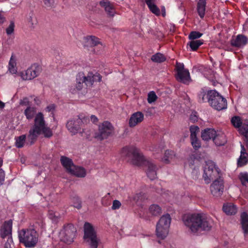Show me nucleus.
Here are the masks:
<instances>
[{
  "instance_id": "51",
  "label": "nucleus",
  "mask_w": 248,
  "mask_h": 248,
  "mask_svg": "<svg viewBox=\"0 0 248 248\" xmlns=\"http://www.w3.org/2000/svg\"><path fill=\"white\" fill-rule=\"evenodd\" d=\"M196 159V157L194 155H191L188 158V161L189 166L192 167L195 164V161Z\"/></svg>"
},
{
  "instance_id": "14",
  "label": "nucleus",
  "mask_w": 248,
  "mask_h": 248,
  "mask_svg": "<svg viewBox=\"0 0 248 248\" xmlns=\"http://www.w3.org/2000/svg\"><path fill=\"white\" fill-rule=\"evenodd\" d=\"M223 182L221 178L215 180L210 186L211 192L215 197L220 196L223 193Z\"/></svg>"
},
{
  "instance_id": "36",
  "label": "nucleus",
  "mask_w": 248,
  "mask_h": 248,
  "mask_svg": "<svg viewBox=\"0 0 248 248\" xmlns=\"http://www.w3.org/2000/svg\"><path fill=\"white\" fill-rule=\"evenodd\" d=\"M151 60L154 62L160 63L164 62L166 60V58L162 54L157 53L152 56Z\"/></svg>"
},
{
  "instance_id": "6",
  "label": "nucleus",
  "mask_w": 248,
  "mask_h": 248,
  "mask_svg": "<svg viewBox=\"0 0 248 248\" xmlns=\"http://www.w3.org/2000/svg\"><path fill=\"white\" fill-rule=\"evenodd\" d=\"M171 218L169 214L163 215L156 223L155 233L157 237L164 239L168 235Z\"/></svg>"
},
{
  "instance_id": "35",
  "label": "nucleus",
  "mask_w": 248,
  "mask_h": 248,
  "mask_svg": "<svg viewBox=\"0 0 248 248\" xmlns=\"http://www.w3.org/2000/svg\"><path fill=\"white\" fill-rule=\"evenodd\" d=\"M174 157L175 155L172 151L167 150L165 152L164 157L163 158V161L165 163L168 164L170 163L171 160H172Z\"/></svg>"
},
{
  "instance_id": "53",
  "label": "nucleus",
  "mask_w": 248,
  "mask_h": 248,
  "mask_svg": "<svg viewBox=\"0 0 248 248\" xmlns=\"http://www.w3.org/2000/svg\"><path fill=\"white\" fill-rule=\"evenodd\" d=\"M20 104L21 105L27 106L29 105V102L27 98H24L22 100H20Z\"/></svg>"
},
{
  "instance_id": "21",
  "label": "nucleus",
  "mask_w": 248,
  "mask_h": 248,
  "mask_svg": "<svg viewBox=\"0 0 248 248\" xmlns=\"http://www.w3.org/2000/svg\"><path fill=\"white\" fill-rule=\"evenodd\" d=\"M248 38L243 35H238L235 39L232 41V45L236 47H243L248 43Z\"/></svg>"
},
{
  "instance_id": "41",
  "label": "nucleus",
  "mask_w": 248,
  "mask_h": 248,
  "mask_svg": "<svg viewBox=\"0 0 248 248\" xmlns=\"http://www.w3.org/2000/svg\"><path fill=\"white\" fill-rule=\"evenodd\" d=\"M150 10L156 16H159L160 14V12L159 9L157 7V6L154 3H152L151 4L148 6Z\"/></svg>"
},
{
  "instance_id": "28",
  "label": "nucleus",
  "mask_w": 248,
  "mask_h": 248,
  "mask_svg": "<svg viewBox=\"0 0 248 248\" xmlns=\"http://www.w3.org/2000/svg\"><path fill=\"white\" fill-rule=\"evenodd\" d=\"M223 210L224 212L228 215H233L237 212L236 207L231 203H227L223 205Z\"/></svg>"
},
{
  "instance_id": "61",
  "label": "nucleus",
  "mask_w": 248,
  "mask_h": 248,
  "mask_svg": "<svg viewBox=\"0 0 248 248\" xmlns=\"http://www.w3.org/2000/svg\"><path fill=\"white\" fill-rule=\"evenodd\" d=\"M161 11H162V15L164 17L166 15V12H165V8L164 6L161 8Z\"/></svg>"
},
{
  "instance_id": "44",
  "label": "nucleus",
  "mask_w": 248,
  "mask_h": 248,
  "mask_svg": "<svg viewBox=\"0 0 248 248\" xmlns=\"http://www.w3.org/2000/svg\"><path fill=\"white\" fill-rule=\"evenodd\" d=\"M157 99V96L153 91L149 92L148 94L147 100L149 103L154 102Z\"/></svg>"
},
{
  "instance_id": "45",
  "label": "nucleus",
  "mask_w": 248,
  "mask_h": 248,
  "mask_svg": "<svg viewBox=\"0 0 248 248\" xmlns=\"http://www.w3.org/2000/svg\"><path fill=\"white\" fill-rule=\"evenodd\" d=\"M190 139L191 144L195 149H198L201 147L200 141L198 140L197 137Z\"/></svg>"
},
{
  "instance_id": "34",
  "label": "nucleus",
  "mask_w": 248,
  "mask_h": 248,
  "mask_svg": "<svg viewBox=\"0 0 248 248\" xmlns=\"http://www.w3.org/2000/svg\"><path fill=\"white\" fill-rule=\"evenodd\" d=\"M26 139V135H22L19 137H15V145L18 148L23 147Z\"/></svg>"
},
{
  "instance_id": "38",
  "label": "nucleus",
  "mask_w": 248,
  "mask_h": 248,
  "mask_svg": "<svg viewBox=\"0 0 248 248\" xmlns=\"http://www.w3.org/2000/svg\"><path fill=\"white\" fill-rule=\"evenodd\" d=\"M218 170V168L216 167L215 163L210 160L206 162V164L204 167L203 171L205 172L206 170Z\"/></svg>"
},
{
  "instance_id": "23",
  "label": "nucleus",
  "mask_w": 248,
  "mask_h": 248,
  "mask_svg": "<svg viewBox=\"0 0 248 248\" xmlns=\"http://www.w3.org/2000/svg\"><path fill=\"white\" fill-rule=\"evenodd\" d=\"M86 46H87L93 47L98 45H100V47L102 48V45L101 44L98 38L94 36H87L85 38Z\"/></svg>"
},
{
  "instance_id": "8",
  "label": "nucleus",
  "mask_w": 248,
  "mask_h": 248,
  "mask_svg": "<svg viewBox=\"0 0 248 248\" xmlns=\"http://www.w3.org/2000/svg\"><path fill=\"white\" fill-rule=\"evenodd\" d=\"M77 232L76 228L72 224L64 225L59 233L60 240L70 244L73 242Z\"/></svg>"
},
{
  "instance_id": "3",
  "label": "nucleus",
  "mask_w": 248,
  "mask_h": 248,
  "mask_svg": "<svg viewBox=\"0 0 248 248\" xmlns=\"http://www.w3.org/2000/svg\"><path fill=\"white\" fill-rule=\"evenodd\" d=\"M43 134L44 137L50 138L53 135L52 130L47 126L42 112L37 113L34 117V124L30 128L28 136L31 144H33L38 137Z\"/></svg>"
},
{
  "instance_id": "22",
  "label": "nucleus",
  "mask_w": 248,
  "mask_h": 248,
  "mask_svg": "<svg viewBox=\"0 0 248 248\" xmlns=\"http://www.w3.org/2000/svg\"><path fill=\"white\" fill-rule=\"evenodd\" d=\"M61 162L63 167L66 170L70 173L72 169L75 168L72 160L65 156H62L61 158Z\"/></svg>"
},
{
  "instance_id": "25",
  "label": "nucleus",
  "mask_w": 248,
  "mask_h": 248,
  "mask_svg": "<svg viewBox=\"0 0 248 248\" xmlns=\"http://www.w3.org/2000/svg\"><path fill=\"white\" fill-rule=\"evenodd\" d=\"M100 6L104 8L105 11L110 16H113L114 10L113 5L108 0H102L99 2Z\"/></svg>"
},
{
  "instance_id": "46",
  "label": "nucleus",
  "mask_w": 248,
  "mask_h": 248,
  "mask_svg": "<svg viewBox=\"0 0 248 248\" xmlns=\"http://www.w3.org/2000/svg\"><path fill=\"white\" fill-rule=\"evenodd\" d=\"M14 28H15V24H14V22L11 21L10 22V24L9 25L8 27L6 30V33L8 35L11 34L14 31Z\"/></svg>"
},
{
  "instance_id": "43",
  "label": "nucleus",
  "mask_w": 248,
  "mask_h": 248,
  "mask_svg": "<svg viewBox=\"0 0 248 248\" xmlns=\"http://www.w3.org/2000/svg\"><path fill=\"white\" fill-rule=\"evenodd\" d=\"M202 35V33L196 31H191L189 36L188 38L191 40H196L195 39L200 38Z\"/></svg>"
},
{
  "instance_id": "11",
  "label": "nucleus",
  "mask_w": 248,
  "mask_h": 248,
  "mask_svg": "<svg viewBox=\"0 0 248 248\" xmlns=\"http://www.w3.org/2000/svg\"><path fill=\"white\" fill-rule=\"evenodd\" d=\"M114 128L111 124L108 121L104 122L99 127V132L95 137L100 140L107 139L113 134Z\"/></svg>"
},
{
  "instance_id": "57",
  "label": "nucleus",
  "mask_w": 248,
  "mask_h": 248,
  "mask_svg": "<svg viewBox=\"0 0 248 248\" xmlns=\"http://www.w3.org/2000/svg\"><path fill=\"white\" fill-rule=\"evenodd\" d=\"M5 21V18L1 12H0V25L3 24Z\"/></svg>"
},
{
  "instance_id": "63",
  "label": "nucleus",
  "mask_w": 248,
  "mask_h": 248,
  "mask_svg": "<svg viewBox=\"0 0 248 248\" xmlns=\"http://www.w3.org/2000/svg\"><path fill=\"white\" fill-rule=\"evenodd\" d=\"M3 164V159L2 158L0 157V169H1V166Z\"/></svg>"
},
{
  "instance_id": "19",
  "label": "nucleus",
  "mask_w": 248,
  "mask_h": 248,
  "mask_svg": "<svg viewBox=\"0 0 248 248\" xmlns=\"http://www.w3.org/2000/svg\"><path fill=\"white\" fill-rule=\"evenodd\" d=\"M16 56L12 55L9 60L8 65V71L12 75H16L19 76L16 66Z\"/></svg>"
},
{
  "instance_id": "24",
  "label": "nucleus",
  "mask_w": 248,
  "mask_h": 248,
  "mask_svg": "<svg viewBox=\"0 0 248 248\" xmlns=\"http://www.w3.org/2000/svg\"><path fill=\"white\" fill-rule=\"evenodd\" d=\"M241 224L245 236L248 234V215L243 212L241 215Z\"/></svg>"
},
{
  "instance_id": "33",
  "label": "nucleus",
  "mask_w": 248,
  "mask_h": 248,
  "mask_svg": "<svg viewBox=\"0 0 248 248\" xmlns=\"http://www.w3.org/2000/svg\"><path fill=\"white\" fill-rule=\"evenodd\" d=\"M203 43L202 40H191L187 44V46H189L192 51H196Z\"/></svg>"
},
{
  "instance_id": "39",
  "label": "nucleus",
  "mask_w": 248,
  "mask_h": 248,
  "mask_svg": "<svg viewBox=\"0 0 248 248\" xmlns=\"http://www.w3.org/2000/svg\"><path fill=\"white\" fill-rule=\"evenodd\" d=\"M27 21L31 27L34 28L37 24V20L33 13H30L27 17Z\"/></svg>"
},
{
  "instance_id": "29",
  "label": "nucleus",
  "mask_w": 248,
  "mask_h": 248,
  "mask_svg": "<svg viewBox=\"0 0 248 248\" xmlns=\"http://www.w3.org/2000/svg\"><path fill=\"white\" fill-rule=\"evenodd\" d=\"M70 173L78 177H84L86 175V171L83 168L75 165V168L72 170Z\"/></svg>"
},
{
  "instance_id": "37",
  "label": "nucleus",
  "mask_w": 248,
  "mask_h": 248,
  "mask_svg": "<svg viewBox=\"0 0 248 248\" xmlns=\"http://www.w3.org/2000/svg\"><path fill=\"white\" fill-rule=\"evenodd\" d=\"M239 178L242 184L246 186H248V173L242 172L239 175Z\"/></svg>"
},
{
  "instance_id": "27",
  "label": "nucleus",
  "mask_w": 248,
  "mask_h": 248,
  "mask_svg": "<svg viewBox=\"0 0 248 248\" xmlns=\"http://www.w3.org/2000/svg\"><path fill=\"white\" fill-rule=\"evenodd\" d=\"M216 134V131L212 128H207L204 129L202 133L201 137L204 140H209L213 139Z\"/></svg>"
},
{
  "instance_id": "12",
  "label": "nucleus",
  "mask_w": 248,
  "mask_h": 248,
  "mask_svg": "<svg viewBox=\"0 0 248 248\" xmlns=\"http://www.w3.org/2000/svg\"><path fill=\"white\" fill-rule=\"evenodd\" d=\"M176 69L177 79L184 83H188L190 80V74L188 70L184 68V65L183 63H177Z\"/></svg>"
},
{
  "instance_id": "48",
  "label": "nucleus",
  "mask_w": 248,
  "mask_h": 248,
  "mask_svg": "<svg viewBox=\"0 0 248 248\" xmlns=\"http://www.w3.org/2000/svg\"><path fill=\"white\" fill-rule=\"evenodd\" d=\"M144 197V194L139 193L136 194L133 197V200L136 202L142 201Z\"/></svg>"
},
{
  "instance_id": "26",
  "label": "nucleus",
  "mask_w": 248,
  "mask_h": 248,
  "mask_svg": "<svg viewBox=\"0 0 248 248\" xmlns=\"http://www.w3.org/2000/svg\"><path fill=\"white\" fill-rule=\"evenodd\" d=\"M214 90H210L206 92L204 91H201L198 94V101L200 103L208 102L209 103L210 101V93Z\"/></svg>"
},
{
  "instance_id": "5",
  "label": "nucleus",
  "mask_w": 248,
  "mask_h": 248,
  "mask_svg": "<svg viewBox=\"0 0 248 248\" xmlns=\"http://www.w3.org/2000/svg\"><path fill=\"white\" fill-rule=\"evenodd\" d=\"M101 79L102 77L99 74L94 75L92 73H88L85 75L83 73L80 72L76 76V87L78 90L91 87L94 82H100Z\"/></svg>"
},
{
  "instance_id": "49",
  "label": "nucleus",
  "mask_w": 248,
  "mask_h": 248,
  "mask_svg": "<svg viewBox=\"0 0 248 248\" xmlns=\"http://www.w3.org/2000/svg\"><path fill=\"white\" fill-rule=\"evenodd\" d=\"M45 6L47 8H52L54 4V0H44Z\"/></svg>"
},
{
  "instance_id": "9",
  "label": "nucleus",
  "mask_w": 248,
  "mask_h": 248,
  "mask_svg": "<svg viewBox=\"0 0 248 248\" xmlns=\"http://www.w3.org/2000/svg\"><path fill=\"white\" fill-rule=\"evenodd\" d=\"M210 93V105L214 109L221 110L226 109L227 107L226 99L220 95L216 90Z\"/></svg>"
},
{
  "instance_id": "30",
  "label": "nucleus",
  "mask_w": 248,
  "mask_h": 248,
  "mask_svg": "<svg viewBox=\"0 0 248 248\" xmlns=\"http://www.w3.org/2000/svg\"><path fill=\"white\" fill-rule=\"evenodd\" d=\"M206 0H199L197 5V11L201 18H203L205 15Z\"/></svg>"
},
{
  "instance_id": "13",
  "label": "nucleus",
  "mask_w": 248,
  "mask_h": 248,
  "mask_svg": "<svg viewBox=\"0 0 248 248\" xmlns=\"http://www.w3.org/2000/svg\"><path fill=\"white\" fill-rule=\"evenodd\" d=\"M82 120L78 116L69 120L66 124V127L72 134H77L81 128Z\"/></svg>"
},
{
  "instance_id": "18",
  "label": "nucleus",
  "mask_w": 248,
  "mask_h": 248,
  "mask_svg": "<svg viewBox=\"0 0 248 248\" xmlns=\"http://www.w3.org/2000/svg\"><path fill=\"white\" fill-rule=\"evenodd\" d=\"M218 176V170H206L203 174V179L206 184H209L211 180L217 178Z\"/></svg>"
},
{
  "instance_id": "20",
  "label": "nucleus",
  "mask_w": 248,
  "mask_h": 248,
  "mask_svg": "<svg viewBox=\"0 0 248 248\" xmlns=\"http://www.w3.org/2000/svg\"><path fill=\"white\" fill-rule=\"evenodd\" d=\"M213 140L217 146L224 145L227 141L224 133L220 131H216V134Z\"/></svg>"
},
{
  "instance_id": "59",
  "label": "nucleus",
  "mask_w": 248,
  "mask_h": 248,
  "mask_svg": "<svg viewBox=\"0 0 248 248\" xmlns=\"http://www.w3.org/2000/svg\"><path fill=\"white\" fill-rule=\"evenodd\" d=\"M147 6L151 4L152 3H155V0H145Z\"/></svg>"
},
{
  "instance_id": "55",
  "label": "nucleus",
  "mask_w": 248,
  "mask_h": 248,
  "mask_svg": "<svg viewBox=\"0 0 248 248\" xmlns=\"http://www.w3.org/2000/svg\"><path fill=\"white\" fill-rule=\"evenodd\" d=\"M12 242L11 239H8L7 242H6L4 245V248H12L11 246L10 242Z\"/></svg>"
},
{
  "instance_id": "1",
  "label": "nucleus",
  "mask_w": 248,
  "mask_h": 248,
  "mask_svg": "<svg viewBox=\"0 0 248 248\" xmlns=\"http://www.w3.org/2000/svg\"><path fill=\"white\" fill-rule=\"evenodd\" d=\"M182 221L188 232L194 234L199 231H209L213 225L212 218L202 213L186 214Z\"/></svg>"
},
{
  "instance_id": "60",
  "label": "nucleus",
  "mask_w": 248,
  "mask_h": 248,
  "mask_svg": "<svg viewBox=\"0 0 248 248\" xmlns=\"http://www.w3.org/2000/svg\"><path fill=\"white\" fill-rule=\"evenodd\" d=\"M91 120L93 122L95 123L97 121V118L94 115H92L91 117Z\"/></svg>"
},
{
  "instance_id": "58",
  "label": "nucleus",
  "mask_w": 248,
  "mask_h": 248,
  "mask_svg": "<svg viewBox=\"0 0 248 248\" xmlns=\"http://www.w3.org/2000/svg\"><path fill=\"white\" fill-rule=\"evenodd\" d=\"M49 217L51 219H54L55 217H57V216L56 215L55 213H52L51 212H49Z\"/></svg>"
},
{
  "instance_id": "62",
  "label": "nucleus",
  "mask_w": 248,
  "mask_h": 248,
  "mask_svg": "<svg viewBox=\"0 0 248 248\" xmlns=\"http://www.w3.org/2000/svg\"><path fill=\"white\" fill-rule=\"evenodd\" d=\"M5 107V104L0 100V108H3Z\"/></svg>"
},
{
  "instance_id": "7",
  "label": "nucleus",
  "mask_w": 248,
  "mask_h": 248,
  "mask_svg": "<svg viewBox=\"0 0 248 248\" xmlns=\"http://www.w3.org/2000/svg\"><path fill=\"white\" fill-rule=\"evenodd\" d=\"M84 239L90 248H97L99 239L97 238L96 232L93 226L89 222L84 225Z\"/></svg>"
},
{
  "instance_id": "42",
  "label": "nucleus",
  "mask_w": 248,
  "mask_h": 248,
  "mask_svg": "<svg viewBox=\"0 0 248 248\" xmlns=\"http://www.w3.org/2000/svg\"><path fill=\"white\" fill-rule=\"evenodd\" d=\"M73 206L77 209L81 208V202L78 197H74L72 198Z\"/></svg>"
},
{
  "instance_id": "54",
  "label": "nucleus",
  "mask_w": 248,
  "mask_h": 248,
  "mask_svg": "<svg viewBox=\"0 0 248 248\" xmlns=\"http://www.w3.org/2000/svg\"><path fill=\"white\" fill-rule=\"evenodd\" d=\"M55 106L53 104L49 105L46 108V110L47 112H53Z\"/></svg>"
},
{
  "instance_id": "52",
  "label": "nucleus",
  "mask_w": 248,
  "mask_h": 248,
  "mask_svg": "<svg viewBox=\"0 0 248 248\" xmlns=\"http://www.w3.org/2000/svg\"><path fill=\"white\" fill-rule=\"evenodd\" d=\"M190 121L192 123H195L198 121V117L195 113H192L189 118Z\"/></svg>"
},
{
  "instance_id": "47",
  "label": "nucleus",
  "mask_w": 248,
  "mask_h": 248,
  "mask_svg": "<svg viewBox=\"0 0 248 248\" xmlns=\"http://www.w3.org/2000/svg\"><path fill=\"white\" fill-rule=\"evenodd\" d=\"M121 205V203L119 201L115 200L113 201L111 209L113 210L118 209L120 208Z\"/></svg>"
},
{
  "instance_id": "16",
  "label": "nucleus",
  "mask_w": 248,
  "mask_h": 248,
  "mask_svg": "<svg viewBox=\"0 0 248 248\" xmlns=\"http://www.w3.org/2000/svg\"><path fill=\"white\" fill-rule=\"evenodd\" d=\"M144 119L143 114L140 111L134 113L131 115L129 120V126L130 127H135L140 123Z\"/></svg>"
},
{
  "instance_id": "56",
  "label": "nucleus",
  "mask_w": 248,
  "mask_h": 248,
  "mask_svg": "<svg viewBox=\"0 0 248 248\" xmlns=\"http://www.w3.org/2000/svg\"><path fill=\"white\" fill-rule=\"evenodd\" d=\"M153 152H154V154H160L162 152V149H161L160 147H158V148H154L152 150Z\"/></svg>"
},
{
  "instance_id": "4",
  "label": "nucleus",
  "mask_w": 248,
  "mask_h": 248,
  "mask_svg": "<svg viewBox=\"0 0 248 248\" xmlns=\"http://www.w3.org/2000/svg\"><path fill=\"white\" fill-rule=\"evenodd\" d=\"M18 236L19 242L26 248H34L38 241V233L33 228L19 231Z\"/></svg>"
},
{
  "instance_id": "50",
  "label": "nucleus",
  "mask_w": 248,
  "mask_h": 248,
  "mask_svg": "<svg viewBox=\"0 0 248 248\" xmlns=\"http://www.w3.org/2000/svg\"><path fill=\"white\" fill-rule=\"evenodd\" d=\"M4 179L5 172L2 169H0V186L3 184Z\"/></svg>"
},
{
  "instance_id": "10",
  "label": "nucleus",
  "mask_w": 248,
  "mask_h": 248,
  "mask_svg": "<svg viewBox=\"0 0 248 248\" xmlns=\"http://www.w3.org/2000/svg\"><path fill=\"white\" fill-rule=\"evenodd\" d=\"M41 67L37 64L31 65L27 70L19 72L18 75L24 80H31L39 75Z\"/></svg>"
},
{
  "instance_id": "40",
  "label": "nucleus",
  "mask_w": 248,
  "mask_h": 248,
  "mask_svg": "<svg viewBox=\"0 0 248 248\" xmlns=\"http://www.w3.org/2000/svg\"><path fill=\"white\" fill-rule=\"evenodd\" d=\"M200 128L198 126L192 125L190 127V138L197 137V134L199 133Z\"/></svg>"
},
{
  "instance_id": "31",
  "label": "nucleus",
  "mask_w": 248,
  "mask_h": 248,
  "mask_svg": "<svg viewBox=\"0 0 248 248\" xmlns=\"http://www.w3.org/2000/svg\"><path fill=\"white\" fill-rule=\"evenodd\" d=\"M149 212L153 216H158L162 213V209L158 205L153 204L149 207Z\"/></svg>"
},
{
  "instance_id": "32",
  "label": "nucleus",
  "mask_w": 248,
  "mask_h": 248,
  "mask_svg": "<svg viewBox=\"0 0 248 248\" xmlns=\"http://www.w3.org/2000/svg\"><path fill=\"white\" fill-rule=\"evenodd\" d=\"M36 113V108L34 107L29 106L24 110V114L28 120H31L35 117Z\"/></svg>"
},
{
  "instance_id": "2",
  "label": "nucleus",
  "mask_w": 248,
  "mask_h": 248,
  "mask_svg": "<svg viewBox=\"0 0 248 248\" xmlns=\"http://www.w3.org/2000/svg\"><path fill=\"white\" fill-rule=\"evenodd\" d=\"M122 155L125 157L130 163L136 166L145 165L147 167V176L154 180L156 177L157 168L152 161L146 160L140 150L134 147H125L122 150Z\"/></svg>"
},
{
  "instance_id": "15",
  "label": "nucleus",
  "mask_w": 248,
  "mask_h": 248,
  "mask_svg": "<svg viewBox=\"0 0 248 248\" xmlns=\"http://www.w3.org/2000/svg\"><path fill=\"white\" fill-rule=\"evenodd\" d=\"M12 225L11 219L4 221L1 225L0 227V236L2 238L8 237L9 239H12Z\"/></svg>"
},
{
  "instance_id": "17",
  "label": "nucleus",
  "mask_w": 248,
  "mask_h": 248,
  "mask_svg": "<svg viewBox=\"0 0 248 248\" xmlns=\"http://www.w3.org/2000/svg\"><path fill=\"white\" fill-rule=\"evenodd\" d=\"M248 161V154L246 152L245 147L241 144L240 155L237 160L238 167H242L245 165Z\"/></svg>"
},
{
  "instance_id": "64",
  "label": "nucleus",
  "mask_w": 248,
  "mask_h": 248,
  "mask_svg": "<svg viewBox=\"0 0 248 248\" xmlns=\"http://www.w3.org/2000/svg\"><path fill=\"white\" fill-rule=\"evenodd\" d=\"M84 133H85L84 130V129H82V132H80V133H81V136H83V137L85 136L84 135Z\"/></svg>"
}]
</instances>
